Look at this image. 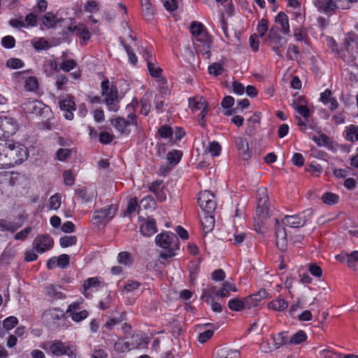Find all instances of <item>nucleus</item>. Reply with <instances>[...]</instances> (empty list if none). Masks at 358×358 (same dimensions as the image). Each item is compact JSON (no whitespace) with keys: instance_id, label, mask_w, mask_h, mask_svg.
Wrapping results in <instances>:
<instances>
[{"instance_id":"1","label":"nucleus","mask_w":358,"mask_h":358,"mask_svg":"<svg viewBox=\"0 0 358 358\" xmlns=\"http://www.w3.org/2000/svg\"><path fill=\"white\" fill-rule=\"evenodd\" d=\"M156 244L165 249L164 252L161 253L163 259H169L175 255L174 251L179 248L178 239L173 233H161L155 237Z\"/></svg>"},{"instance_id":"2","label":"nucleus","mask_w":358,"mask_h":358,"mask_svg":"<svg viewBox=\"0 0 358 358\" xmlns=\"http://www.w3.org/2000/svg\"><path fill=\"white\" fill-rule=\"evenodd\" d=\"M101 94L104 97V102L110 111L116 112L119 109L117 105L119 99L116 86L110 83L108 79L101 82Z\"/></svg>"},{"instance_id":"3","label":"nucleus","mask_w":358,"mask_h":358,"mask_svg":"<svg viewBox=\"0 0 358 358\" xmlns=\"http://www.w3.org/2000/svg\"><path fill=\"white\" fill-rule=\"evenodd\" d=\"M8 152V158L6 159V163H9L11 166L22 163L27 159L28 152L27 148L19 143H12L5 141Z\"/></svg>"},{"instance_id":"4","label":"nucleus","mask_w":358,"mask_h":358,"mask_svg":"<svg viewBox=\"0 0 358 358\" xmlns=\"http://www.w3.org/2000/svg\"><path fill=\"white\" fill-rule=\"evenodd\" d=\"M190 32L194 37V41L200 42L203 44V53L205 58L210 57V47L211 45V38L205 30L203 25L201 22H194L191 24Z\"/></svg>"},{"instance_id":"5","label":"nucleus","mask_w":358,"mask_h":358,"mask_svg":"<svg viewBox=\"0 0 358 358\" xmlns=\"http://www.w3.org/2000/svg\"><path fill=\"white\" fill-rule=\"evenodd\" d=\"M188 106L193 113L201 110L198 114L197 119L199 124L204 127L206 126L205 117L208 112L206 100L202 96L190 97L188 99Z\"/></svg>"},{"instance_id":"6","label":"nucleus","mask_w":358,"mask_h":358,"mask_svg":"<svg viewBox=\"0 0 358 358\" xmlns=\"http://www.w3.org/2000/svg\"><path fill=\"white\" fill-rule=\"evenodd\" d=\"M117 207L110 205L94 212L92 222L94 224L99 226L108 223L116 214Z\"/></svg>"},{"instance_id":"7","label":"nucleus","mask_w":358,"mask_h":358,"mask_svg":"<svg viewBox=\"0 0 358 358\" xmlns=\"http://www.w3.org/2000/svg\"><path fill=\"white\" fill-rule=\"evenodd\" d=\"M313 215L311 209H306L298 215H286L282 220V224L293 228L302 227L309 220Z\"/></svg>"},{"instance_id":"8","label":"nucleus","mask_w":358,"mask_h":358,"mask_svg":"<svg viewBox=\"0 0 358 358\" xmlns=\"http://www.w3.org/2000/svg\"><path fill=\"white\" fill-rule=\"evenodd\" d=\"M50 352L57 357L63 355L67 356L69 358H76V350L71 345H66L64 343L59 340H55L50 344Z\"/></svg>"},{"instance_id":"9","label":"nucleus","mask_w":358,"mask_h":358,"mask_svg":"<svg viewBox=\"0 0 358 358\" xmlns=\"http://www.w3.org/2000/svg\"><path fill=\"white\" fill-rule=\"evenodd\" d=\"M18 129V123L13 117H0V138H8L15 134Z\"/></svg>"},{"instance_id":"10","label":"nucleus","mask_w":358,"mask_h":358,"mask_svg":"<svg viewBox=\"0 0 358 358\" xmlns=\"http://www.w3.org/2000/svg\"><path fill=\"white\" fill-rule=\"evenodd\" d=\"M54 245L52 238L46 234L37 236L33 241V246L36 251L38 253H44L50 250Z\"/></svg>"},{"instance_id":"11","label":"nucleus","mask_w":358,"mask_h":358,"mask_svg":"<svg viewBox=\"0 0 358 358\" xmlns=\"http://www.w3.org/2000/svg\"><path fill=\"white\" fill-rule=\"evenodd\" d=\"M198 203L201 208L208 213L213 212L216 206L214 195L207 190L199 193Z\"/></svg>"},{"instance_id":"12","label":"nucleus","mask_w":358,"mask_h":358,"mask_svg":"<svg viewBox=\"0 0 358 358\" xmlns=\"http://www.w3.org/2000/svg\"><path fill=\"white\" fill-rule=\"evenodd\" d=\"M269 38V45L271 47V49L273 52H275L278 56L282 57V52L285 49L286 41L283 37H282L278 32H273L272 30L270 31L268 34Z\"/></svg>"},{"instance_id":"13","label":"nucleus","mask_w":358,"mask_h":358,"mask_svg":"<svg viewBox=\"0 0 358 358\" xmlns=\"http://www.w3.org/2000/svg\"><path fill=\"white\" fill-rule=\"evenodd\" d=\"M283 225L282 223L279 222L278 220H275L276 245L281 250H285L287 243V234Z\"/></svg>"},{"instance_id":"14","label":"nucleus","mask_w":358,"mask_h":358,"mask_svg":"<svg viewBox=\"0 0 358 358\" xmlns=\"http://www.w3.org/2000/svg\"><path fill=\"white\" fill-rule=\"evenodd\" d=\"M59 106L60 109L64 111V115L66 120L73 119V111L76 110V103L71 97L59 101Z\"/></svg>"},{"instance_id":"15","label":"nucleus","mask_w":358,"mask_h":358,"mask_svg":"<svg viewBox=\"0 0 358 358\" xmlns=\"http://www.w3.org/2000/svg\"><path fill=\"white\" fill-rule=\"evenodd\" d=\"M314 4L321 13L326 15H332L336 8V3L334 0H317Z\"/></svg>"},{"instance_id":"16","label":"nucleus","mask_w":358,"mask_h":358,"mask_svg":"<svg viewBox=\"0 0 358 358\" xmlns=\"http://www.w3.org/2000/svg\"><path fill=\"white\" fill-rule=\"evenodd\" d=\"M235 143L242 159L244 160L248 159L250 157V152L247 140L243 137H236Z\"/></svg>"},{"instance_id":"17","label":"nucleus","mask_w":358,"mask_h":358,"mask_svg":"<svg viewBox=\"0 0 358 358\" xmlns=\"http://www.w3.org/2000/svg\"><path fill=\"white\" fill-rule=\"evenodd\" d=\"M64 316V312L59 308H50L44 312L43 317L48 322L55 323Z\"/></svg>"},{"instance_id":"18","label":"nucleus","mask_w":358,"mask_h":358,"mask_svg":"<svg viewBox=\"0 0 358 358\" xmlns=\"http://www.w3.org/2000/svg\"><path fill=\"white\" fill-rule=\"evenodd\" d=\"M299 101L296 100H294L292 103V107L294 110L301 116L305 118H307L310 116V110L305 105L306 101L301 96H299Z\"/></svg>"},{"instance_id":"19","label":"nucleus","mask_w":358,"mask_h":358,"mask_svg":"<svg viewBox=\"0 0 358 358\" xmlns=\"http://www.w3.org/2000/svg\"><path fill=\"white\" fill-rule=\"evenodd\" d=\"M273 347L271 348V350H277L283 345H287L289 343V338L287 333L282 331L273 336Z\"/></svg>"},{"instance_id":"20","label":"nucleus","mask_w":358,"mask_h":358,"mask_svg":"<svg viewBox=\"0 0 358 358\" xmlns=\"http://www.w3.org/2000/svg\"><path fill=\"white\" fill-rule=\"evenodd\" d=\"M141 232L145 236H150L157 232L156 222L152 218H149L141 226Z\"/></svg>"},{"instance_id":"21","label":"nucleus","mask_w":358,"mask_h":358,"mask_svg":"<svg viewBox=\"0 0 358 358\" xmlns=\"http://www.w3.org/2000/svg\"><path fill=\"white\" fill-rule=\"evenodd\" d=\"M215 358H241V354L238 350L222 348L217 350Z\"/></svg>"},{"instance_id":"22","label":"nucleus","mask_w":358,"mask_h":358,"mask_svg":"<svg viewBox=\"0 0 358 358\" xmlns=\"http://www.w3.org/2000/svg\"><path fill=\"white\" fill-rule=\"evenodd\" d=\"M111 124L122 134H129L130 132V129H129L130 122L123 117H119L113 120Z\"/></svg>"},{"instance_id":"23","label":"nucleus","mask_w":358,"mask_h":358,"mask_svg":"<svg viewBox=\"0 0 358 358\" xmlns=\"http://www.w3.org/2000/svg\"><path fill=\"white\" fill-rule=\"evenodd\" d=\"M275 22L280 24V31L283 34H289V19L285 13L280 12L275 17Z\"/></svg>"},{"instance_id":"24","label":"nucleus","mask_w":358,"mask_h":358,"mask_svg":"<svg viewBox=\"0 0 358 358\" xmlns=\"http://www.w3.org/2000/svg\"><path fill=\"white\" fill-rule=\"evenodd\" d=\"M136 348V344L130 343V341L120 340L115 343L114 349L117 352L124 353Z\"/></svg>"},{"instance_id":"25","label":"nucleus","mask_w":358,"mask_h":358,"mask_svg":"<svg viewBox=\"0 0 358 358\" xmlns=\"http://www.w3.org/2000/svg\"><path fill=\"white\" fill-rule=\"evenodd\" d=\"M345 138L350 142H355L358 141V126L355 124H350L345 127L344 131Z\"/></svg>"},{"instance_id":"26","label":"nucleus","mask_w":358,"mask_h":358,"mask_svg":"<svg viewBox=\"0 0 358 358\" xmlns=\"http://www.w3.org/2000/svg\"><path fill=\"white\" fill-rule=\"evenodd\" d=\"M47 295L54 299H63L66 295L61 292V287L55 285H50L46 287Z\"/></svg>"},{"instance_id":"27","label":"nucleus","mask_w":358,"mask_h":358,"mask_svg":"<svg viewBox=\"0 0 358 358\" xmlns=\"http://www.w3.org/2000/svg\"><path fill=\"white\" fill-rule=\"evenodd\" d=\"M7 146L5 141L0 142V169H7L11 167L9 163L4 162L8 158V152L6 151Z\"/></svg>"},{"instance_id":"28","label":"nucleus","mask_w":358,"mask_h":358,"mask_svg":"<svg viewBox=\"0 0 358 358\" xmlns=\"http://www.w3.org/2000/svg\"><path fill=\"white\" fill-rule=\"evenodd\" d=\"M288 306V302L284 299L273 300L268 304V308L277 311H282Z\"/></svg>"},{"instance_id":"29","label":"nucleus","mask_w":358,"mask_h":358,"mask_svg":"<svg viewBox=\"0 0 358 358\" xmlns=\"http://www.w3.org/2000/svg\"><path fill=\"white\" fill-rule=\"evenodd\" d=\"M159 136L165 139H169V141H173V131L172 128L167 125L161 126L157 131Z\"/></svg>"},{"instance_id":"30","label":"nucleus","mask_w":358,"mask_h":358,"mask_svg":"<svg viewBox=\"0 0 358 358\" xmlns=\"http://www.w3.org/2000/svg\"><path fill=\"white\" fill-rule=\"evenodd\" d=\"M182 156V152L178 150H173L167 153L166 159L169 164L176 165L179 163Z\"/></svg>"},{"instance_id":"31","label":"nucleus","mask_w":358,"mask_h":358,"mask_svg":"<svg viewBox=\"0 0 358 358\" xmlns=\"http://www.w3.org/2000/svg\"><path fill=\"white\" fill-rule=\"evenodd\" d=\"M0 227H1L3 231L15 232L21 227V224H19L18 223L15 222L0 220Z\"/></svg>"},{"instance_id":"32","label":"nucleus","mask_w":358,"mask_h":358,"mask_svg":"<svg viewBox=\"0 0 358 358\" xmlns=\"http://www.w3.org/2000/svg\"><path fill=\"white\" fill-rule=\"evenodd\" d=\"M147 66L149 73L152 77L160 78L162 83H164L165 81L164 78H161L162 69L158 66H156L155 62H148V64H147Z\"/></svg>"},{"instance_id":"33","label":"nucleus","mask_w":358,"mask_h":358,"mask_svg":"<svg viewBox=\"0 0 358 358\" xmlns=\"http://www.w3.org/2000/svg\"><path fill=\"white\" fill-rule=\"evenodd\" d=\"M57 22V17L52 13H45L43 18V24L47 28H52L56 26Z\"/></svg>"},{"instance_id":"34","label":"nucleus","mask_w":358,"mask_h":358,"mask_svg":"<svg viewBox=\"0 0 358 358\" xmlns=\"http://www.w3.org/2000/svg\"><path fill=\"white\" fill-rule=\"evenodd\" d=\"M228 306L230 310L234 311H240L246 308L244 299L242 301L238 298L230 299L228 302Z\"/></svg>"},{"instance_id":"35","label":"nucleus","mask_w":358,"mask_h":358,"mask_svg":"<svg viewBox=\"0 0 358 358\" xmlns=\"http://www.w3.org/2000/svg\"><path fill=\"white\" fill-rule=\"evenodd\" d=\"M256 213L261 221L266 219L268 217V203H266V204H262L261 203L257 202Z\"/></svg>"},{"instance_id":"36","label":"nucleus","mask_w":358,"mask_h":358,"mask_svg":"<svg viewBox=\"0 0 358 358\" xmlns=\"http://www.w3.org/2000/svg\"><path fill=\"white\" fill-rule=\"evenodd\" d=\"M78 196L84 202H91L93 199L96 197V194L93 190L88 188H84L80 191Z\"/></svg>"},{"instance_id":"37","label":"nucleus","mask_w":358,"mask_h":358,"mask_svg":"<svg viewBox=\"0 0 358 358\" xmlns=\"http://www.w3.org/2000/svg\"><path fill=\"white\" fill-rule=\"evenodd\" d=\"M41 109V103L38 101H28L24 104V110L28 113H38Z\"/></svg>"},{"instance_id":"38","label":"nucleus","mask_w":358,"mask_h":358,"mask_svg":"<svg viewBox=\"0 0 358 358\" xmlns=\"http://www.w3.org/2000/svg\"><path fill=\"white\" fill-rule=\"evenodd\" d=\"M312 140L320 147H328L331 143L330 138L324 134H320L319 136H313Z\"/></svg>"},{"instance_id":"39","label":"nucleus","mask_w":358,"mask_h":358,"mask_svg":"<svg viewBox=\"0 0 358 358\" xmlns=\"http://www.w3.org/2000/svg\"><path fill=\"white\" fill-rule=\"evenodd\" d=\"M215 286L209 285L208 287L203 291V294L201 295V298L206 302L210 303V299L213 297V295L216 296V292H217Z\"/></svg>"},{"instance_id":"40","label":"nucleus","mask_w":358,"mask_h":358,"mask_svg":"<svg viewBox=\"0 0 358 358\" xmlns=\"http://www.w3.org/2000/svg\"><path fill=\"white\" fill-rule=\"evenodd\" d=\"M73 31L76 36L83 38L84 41H87L90 38V31L85 27L76 26L74 27Z\"/></svg>"},{"instance_id":"41","label":"nucleus","mask_w":358,"mask_h":358,"mask_svg":"<svg viewBox=\"0 0 358 358\" xmlns=\"http://www.w3.org/2000/svg\"><path fill=\"white\" fill-rule=\"evenodd\" d=\"M306 338L307 336L306 333L303 331L300 330L289 338V343L298 345L306 341Z\"/></svg>"},{"instance_id":"42","label":"nucleus","mask_w":358,"mask_h":358,"mask_svg":"<svg viewBox=\"0 0 358 358\" xmlns=\"http://www.w3.org/2000/svg\"><path fill=\"white\" fill-rule=\"evenodd\" d=\"M322 199L324 203L328 205H333L338 202L339 196L336 194L327 192L323 194Z\"/></svg>"},{"instance_id":"43","label":"nucleus","mask_w":358,"mask_h":358,"mask_svg":"<svg viewBox=\"0 0 358 358\" xmlns=\"http://www.w3.org/2000/svg\"><path fill=\"white\" fill-rule=\"evenodd\" d=\"M203 229L206 233H208L213 230L214 227V218L213 216L207 215L203 217L201 221Z\"/></svg>"},{"instance_id":"44","label":"nucleus","mask_w":358,"mask_h":358,"mask_svg":"<svg viewBox=\"0 0 358 358\" xmlns=\"http://www.w3.org/2000/svg\"><path fill=\"white\" fill-rule=\"evenodd\" d=\"M77 241V238L75 236H64L59 239V244L62 248H67L75 245Z\"/></svg>"},{"instance_id":"45","label":"nucleus","mask_w":358,"mask_h":358,"mask_svg":"<svg viewBox=\"0 0 358 358\" xmlns=\"http://www.w3.org/2000/svg\"><path fill=\"white\" fill-rule=\"evenodd\" d=\"M358 262V250L347 255V264L350 268L355 270L356 263Z\"/></svg>"},{"instance_id":"46","label":"nucleus","mask_w":358,"mask_h":358,"mask_svg":"<svg viewBox=\"0 0 358 358\" xmlns=\"http://www.w3.org/2000/svg\"><path fill=\"white\" fill-rule=\"evenodd\" d=\"M99 285H100V281H99V278H89L88 279H87L86 280L84 281L83 287V289H85V292H87V290H88L90 289L99 287Z\"/></svg>"},{"instance_id":"47","label":"nucleus","mask_w":358,"mask_h":358,"mask_svg":"<svg viewBox=\"0 0 358 358\" xmlns=\"http://www.w3.org/2000/svg\"><path fill=\"white\" fill-rule=\"evenodd\" d=\"M31 43L36 50H45L48 48V43L43 38L33 39Z\"/></svg>"},{"instance_id":"48","label":"nucleus","mask_w":358,"mask_h":358,"mask_svg":"<svg viewBox=\"0 0 358 358\" xmlns=\"http://www.w3.org/2000/svg\"><path fill=\"white\" fill-rule=\"evenodd\" d=\"M245 301V306L248 309H250L253 307H256L259 305V301L257 300V296L255 294H251L248 297L244 299Z\"/></svg>"},{"instance_id":"49","label":"nucleus","mask_w":358,"mask_h":358,"mask_svg":"<svg viewBox=\"0 0 358 358\" xmlns=\"http://www.w3.org/2000/svg\"><path fill=\"white\" fill-rule=\"evenodd\" d=\"M88 315L89 313L85 310L70 313V317H71V319L76 322H79L83 320L84 319L87 318Z\"/></svg>"},{"instance_id":"50","label":"nucleus","mask_w":358,"mask_h":358,"mask_svg":"<svg viewBox=\"0 0 358 358\" xmlns=\"http://www.w3.org/2000/svg\"><path fill=\"white\" fill-rule=\"evenodd\" d=\"M24 62L18 58H10L6 62V66L13 69L22 68Z\"/></svg>"},{"instance_id":"51","label":"nucleus","mask_w":358,"mask_h":358,"mask_svg":"<svg viewBox=\"0 0 358 358\" xmlns=\"http://www.w3.org/2000/svg\"><path fill=\"white\" fill-rule=\"evenodd\" d=\"M223 67L219 63H213L208 67V72L210 75L217 76L223 72Z\"/></svg>"},{"instance_id":"52","label":"nucleus","mask_w":358,"mask_h":358,"mask_svg":"<svg viewBox=\"0 0 358 358\" xmlns=\"http://www.w3.org/2000/svg\"><path fill=\"white\" fill-rule=\"evenodd\" d=\"M61 206V197L58 194L50 196L49 199V208L51 210H57Z\"/></svg>"},{"instance_id":"53","label":"nucleus","mask_w":358,"mask_h":358,"mask_svg":"<svg viewBox=\"0 0 358 358\" xmlns=\"http://www.w3.org/2000/svg\"><path fill=\"white\" fill-rule=\"evenodd\" d=\"M18 320L15 316H10L3 320V325L6 329H12L15 325H17Z\"/></svg>"},{"instance_id":"54","label":"nucleus","mask_w":358,"mask_h":358,"mask_svg":"<svg viewBox=\"0 0 358 358\" xmlns=\"http://www.w3.org/2000/svg\"><path fill=\"white\" fill-rule=\"evenodd\" d=\"M76 62L75 60L67 59V60L64 61L60 64L59 69L64 71L69 72L71 70L73 69L76 67Z\"/></svg>"},{"instance_id":"55","label":"nucleus","mask_w":358,"mask_h":358,"mask_svg":"<svg viewBox=\"0 0 358 358\" xmlns=\"http://www.w3.org/2000/svg\"><path fill=\"white\" fill-rule=\"evenodd\" d=\"M56 86L57 90H63L64 89V86L68 82V78L66 76L63 74H59L56 76Z\"/></svg>"},{"instance_id":"56","label":"nucleus","mask_w":358,"mask_h":358,"mask_svg":"<svg viewBox=\"0 0 358 358\" xmlns=\"http://www.w3.org/2000/svg\"><path fill=\"white\" fill-rule=\"evenodd\" d=\"M32 228L31 227H28L17 232L14 238L15 240L24 241L27 238L29 234L31 232Z\"/></svg>"},{"instance_id":"57","label":"nucleus","mask_w":358,"mask_h":358,"mask_svg":"<svg viewBox=\"0 0 358 358\" xmlns=\"http://www.w3.org/2000/svg\"><path fill=\"white\" fill-rule=\"evenodd\" d=\"M146 94L141 100V113L143 115H148L150 110V104L148 101V98L145 97Z\"/></svg>"},{"instance_id":"58","label":"nucleus","mask_w":358,"mask_h":358,"mask_svg":"<svg viewBox=\"0 0 358 358\" xmlns=\"http://www.w3.org/2000/svg\"><path fill=\"white\" fill-rule=\"evenodd\" d=\"M122 45L124 48V50H126L127 53V55H128V58H129V62L131 64H134L135 65L137 62H138V57L136 55V54L134 52H132L131 48L129 45L122 43Z\"/></svg>"},{"instance_id":"59","label":"nucleus","mask_w":358,"mask_h":358,"mask_svg":"<svg viewBox=\"0 0 358 358\" xmlns=\"http://www.w3.org/2000/svg\"><path fill=\"white\" fill-rule=\"evenodd\" d=\"M208 152L213 156H218L221 151V146L217 141H213L208 148Z\"/></svg>"},{"instance_id":"60","label":"nucleus","mask_w":358,"mask_h":358,"mask_svg":"<svg viewBox=\"0 0 358 358\" xmlns=\"http://www.w3.org/2000/svg\"><path fill=\"white\" fill-rule=\"evenodd\" d=\"M268 30V21L265 19H262L257 26V32L260 37L265 36Z\"/></svg>"},{"instance_id":"61","label":"nucleus","mask_w":358,"mask_h":358,"mask_svg":"<svg viewBox=\"0 0 358 358\" xmlns=\"http://www.w3.org/2000/svg\"><path fill=\"white\" fill-rule=\"evenodd\" d=\"M138 206V200L136 197L130 199L128 201L127 213L131 215L136 210Z\"/></svg>"},{"instance_id":"62","label":"nucleus","mask_w":358,"mask_h":358,"mask_svg":"<svg viewBox=\"0 0 358 358\" xmlns=\"http://www.w3.org/2000/svg\"><path fill=\"white\" fill-rule=\"evenodd\" d=\"M15 38L11 36H6L2 38L1 45L6 48H13L15 46Z\"/></svg>"},{"instance_id":"63","label":"nucleus","mask_w":358,"mask_h":358,"mask_svg":"<svg viewBox=\"0 0 358 358\" xmlns=\"http://www.w3.org/2000/svg\"><path fill=\"white\" fill-rule=\"evenodd\" d=\"M71 155V150L66 148H60L57 152V157L59 161H65Z\"/></svg>"},{"instance_id":"64","label":"nucleus","mask_w":358,"mask_h":358,"mask_svg":"<svg viewBox=\"0 0 358 358\" xmlns=\"http://www.w3.org/2000/svg\"><path fill=\"white\" fill-rule=\"evenodd\" d=\"M25 87L30 91L37 89L38 82L36 78L30 76L25 81Z\"/></svg>"}]
</instances>
